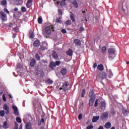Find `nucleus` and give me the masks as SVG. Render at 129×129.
Returning a JSON list of instances; mask_svg holds the SVG:
<instances>
[{"label":"nucleus","mask_w":129,"mask_h":129,"mask_svg":"<svg viewBox=\"0 0 129 129\" xmlns=\"http://www.w3.org/2000/svg\"><path fill=\"white\" fill-rule=\"evenodd\" d=\"M108 53H109V59L112 60L115 56V50L114 48H109L108 49Z\"/></svg>","instance_id":"1"},{"label":"nucleus","mask_w":129,"mask_h":129,"mask_svg":"<svg viewBox=\"0 0 129 129\" xmlns=\"http://www.w3.org/2000/svg\"><path fill=\"white\" fill-rule=\"evenodd\" d=\"M51 29L53 31H54V27L53 26L50 27H47L45 28V33L48 35H50L52 33Z\"/></svg>","instance_id":"2"},{"label":"nucleus","mask_w":129,"mask_h":129,"mask_svg":"<svg viewBox=\"0 0 129 129\" xmlns=\"http://www.w3.org/2000/svg\"><path fill=\"white\" fill-rule=\"evenodd\" d=\"M41 45H40V49L42 51L47 49L48 43L46 42H42Z\"/></svg>","instance_id":"3"},{"label":"nucleus","mask_w":129,"mask_h":129,"mask_svg":"<svg viewBox=\"0 0 129 129\" xmlns=\"http://www.w3.org/2000/svg\"><path fill=\"white\" fill-rule=\"evenodd\" d=\"M70 85L69 83L66 82L63 83L61 87L60 88V90L63 89L64 91H66L68 89V86Z\"/></svg>","instance_id":"4"},{"label":"nucleus","mask_w":129,"mask_h":129,"mask_svg":"<svg viewBox=\"0 0 129 129\" xmlns=\"http://www.w3.org/2000/svg\"><path fill=\"white\" fill-rule=\"evenodd\" d=\"M1 14L2 15V20L3 22H6L7 20V17L6 14L4 12H1Z\"/></svg>","instance_id":"5"},{"label":"nucleus","mask_w":129,"mask_h":129,"mask_svg":"<svg viewBox=\"0 0 129 129\" xmlns=\"http://www.w3.org/2000/svg\"><path fill=\"white\" fill-rule=\"evenodd\" d=\"M106 78V75L105 73L101 72L99 74V79L103 80V79H105Z\"/></svg>","instance_id":"6"},{"label":"nucleus","mask_w":129,"mask_h":129,"mask_svg":"<svg viewBox=\"0 0 129 129\" xmlns=\"http://www.w3.org/2000/svg\"><path fill=\"white\" fill-rule=\"evenodd\" d=\"M12 108H13V110H14V114L16 116H19V113L18 107L16 105H14L12 106Z\"/></svg>","instance_id":"7"},{"label":"nucleus","mask_w":129,"mask_h":129,"mask_svg":"<svg viewBox=\"0 0 129 129\" xmlns=\"http://www.w3.org/2000/svg\"><path fill=\"white\" fill-rule=\"evenodd\" d=\"M108 117V112H105L102 114V115L101 116V118L102 119H107Z\"/></svg>","instance_id":"8"},{"label":"nucleus","mask_w":129,"mask_h":129,"mask_svg":"<svg viewBox=\"0 0 129 129\" xmlns=\"http://www.w3.org/2000/svg\"><path fill=\"white\" fill-rule=\"evenodd\" d=\"M4 109L6 111V114H8L10 112V109H9V107L8 105H7V104H5L4 105Z\"/></svg>","instance_id":"9"},{"label":"nucleus","mask_w":129,"mask_h":129,"mask_svg":"<svg viewBox=\"0 0 129 129\" xmlns=\"http://www.w3.org/2000/svg\"><path fill=\"white\" fill-rule=\"evenodd\" d=\"M32 0H28L27 3H26V7L27 8H31L32 6Z\"/></svg>","instance_id":"10"},{"label":"nucleus","mask_w":129,"mask_h":129,"mask_svg":"<svg viewBox=\"0 0 129 129\" xmlns=\"http://www.w3.org/2000/svg\"><path fill=\"white\" fill-rule=\"evenodd\" d=\"M105 128L107 129H109L111 127V123L110 122H107L105 123Z\"/></svg>","instance_id":"11"},{"label":"nucleus","mask_w":129,"mask_h":129,"mask_svg":"<svg viewBox=\"0 0 129 129\" xmlns=\"http://www.w3.org/2000/svg\"><path fill=\"white\" fill-rule=\"evenodd\" d=\"M36 63V60L35 59H33L30 61V66L31 67H35Z\"/></svg>","instance_id":"12"},{"label":"nucleus","mask_w":129,"mask_h":129,"mask_svg":"<svg viewBox=\"0 0 129 129\" xmlns=\"http://www.w3.org/2000/svg\"><path fill=\"white\" fill-rule=\"evenodd\" d=\"M74 43L76 45H78V46H80L81 44V41L79 39H74Z\"/></svg>","instance_id":"13"},{"label":"nucleus","mask_w":129,"mask_h":129,"mask_svg":"<svg viewBox=\"0 0 129 129\" xmlns=\"http://www.w3.org/2000/svg\"><path fill=\"white\" fill-rule=\"evenodd\" d=\"M89 96L91 98H95V95L94 94V91L93 90L90 91Z\"/></svg>","instance_id":"14"},{"label":"nucleus","mask_w":129,"mask_h":129,"mask_svg":"<svg viewBox=\"0 0 129 129\" xmlns=\"http://www.w3.org/2000/svg\"><path fill=\"white\" fill-rule=\"evenodd\" d=\"M40 42L39 40H35L33 43V46L35 47H38L40 45Z\"/></svg>","instance_id":"15"},{"label":"nucleus","mask_w":129,"mask_h":129,"mask_svg":"<svg viewBox=\"0 0 129 129\" xmlns=\"http://www.w3.org/2000/svg\"><path fill=\"white\" fill-rule=\"evenodd\" d=\"M95 100V98H90V101H89L90 106H93Z\"/></svg>","instance_id":"16"},{"label":"nucleus","mask_w":129,"mask_h":129,"mask_svg":"<svg viewBox=\"0 0 129 129\" xmlns=\"http://www.w3.org/2000/svg\"><path fill=\"white\" fill-rule=\"evenodd\" d=\"M100 118L99 116H93V119H92V122H97Z\"/></svg>","instance_id":"17"},{"label":"nucleus","mask_w":129,"mask_h":129,"mask_svg":"<svg viewBox=\"0 0 129 129\" xmlns=\"http://www.w3.org/2000/svg\"><path fill=\"white\" fill-rule=\"evenodd\" d=\"M26 129H31L32 128V124L30 122H27L26 124Z\"/></svg>","instance_id":"18"},{"label":"nucleus","mask_w":129,"mask_h":129,"mask_svg":"<svg viewBox=\"0 0 129 129\" xmlns=\"http://www.w3.org/2000/svg\"><path fill=\"white\" fill-rule=\"evenodd\" d=\"M122 111L124 115L127 116V110L125 108H122Z\"/></svg>","instance_id":"19"},{"label":"nucleus","mask_w":129,"mask_h":129,"mask_svg":"<svg viewBox=\"0 0 129 129\" xmlns=\"http://www.w3.org/2000/svg\"><path fill=\"white\" fill-rule=\"evenodd\" d=\"M107 74H108V76L110 78H112L113 77V73H112L111 70H109V71H108Z\"/></svg>","instance_id":"20"},{"label":"nucleus","mask_w":129,"mask_h":129,"mask_svg":"<svg viewBox=\"0 0 129 129\" xmlns=\"http://www.w3.org/2000/svg\"><path fill=\"white\" fill-rule=\"evenodd\" d=\"M3 126L4 128H9V125H8V122L7 121H5L3 124Z\"/></svg>","instance_id":"21"},{"label":"nucleus","mask_w":129,"mask_h":129,"mask_svg":"<svg viewBox=\"0 0 129 129\" xmlns=\"http://www.w3.org/2000/svg\"><path fill=\"white\" fill-rule=\"evenodd\" d=\"M98 69L100 71H103L104 70V66L103 64H99L98 66Z\"/></svg>","instance_id":"22"},{"label":"nucleus","mask_w":129,"mask_h":129,"mask_svg":"<svg viewBox=\"0 0 129 129\" xmlns=\"http://www.w3.org/2000/svg\"><path fill=\"white\" fill-rule=\"evenodd\" d=\"M101 107H102V109H103V110L105 109L106 103L104 102H101Z\"/></svg>","instance_id":"23"},{"label":"nucleus","mask_w":129,"mask_h":129,"mask_svg":"<svg viewBox=\"0 0 129 129\" xmlns=\"http://www.w3.org/2000/svg\"><path fill=\"white\" fill-rule=\"evenodd\" d=\"M52 56L55 59H57L58 58V55H57L56 52L55 51H54L52 54Z\"/></svg>","instance_id":"24"},{"label":"nucleus","mask_w":129,"mask_h":129,"mask_svg":"<svg viewBox=\"0 0 129 129\" xmlns=\"http://www.w3.org/2000/svg\"><path fill=\"white\" fill-rule=\"evenodd\" d=\"M61 73L62 75H65V74L67 73V70L65 68L61 69Z\"/></svg>","instance_id":"25"},{"label":"nucleus","mask_w":129,"mask_h":129,"mask_svg":"<svg viewBox=\"0 0 129 129\" xmlns=\"http://www.w3.org/2000/svg\"><path fill=\"white\" fill-rule=\"evenodd\" d=\"M72 3L73 4V5H74L76 8H78V4L76 1H74L72 2Z\"/></svg>","instance_id":"26"},{"label":"nucleus","mask_w":129,"mask_h":129,"mask_svg":"<svg viewBox=\"0 0 129 129\" xmlns=\"http://www.w3.org/2000/svg\"><path fill=\"white\" fill-rule=\"evenodd\" d=\"M70 18L71 20L73 22H76V20L75 19V16L73 14H71L70 16Z\"/></svg>","instance_id":"27"},{"label":"nucleus","mask_w":129,"mask_h":129,"mask_svg":"<svg viewBox=\"0 0 129 129\" xmlns=\"http://www.w3.org/2000/svg\"><path fill=\"white\" fill-rule=\"evenodd\" d=\"M67 53L68 55L72 56L73 55V51L71 49H69V50L67 52Z\"/></svg>","instance_id":"28"},{"label":"nucleus","mask_w":129,"mask_h":129,"mask_svg":"<svg viewBox=\"0 0 129 129\" xmlns=\"http://www.w3.org/2000/svg\"><path fill=\"white\" fill-rule=\"evenodd\" d=\"M1 5H2V6H4V7H5V6L6 5H7V2L6 0H3L1 2Z\"/></svg>","instance_id":"29"},{"label":"nucleus","mask_w":129,"mask_h":129,"mask_svg":"<svg viewBox=\"0 0 129 129\" xmlns=\"http://www.w3.org/2000/svg\"><path fill=\"white\" fill-rule=\"evenodd\" d=\"M21 10L22 13H25L27 11V9L25 7H22L21 8Z\"/></svg>","instance_id":"30"},{"label":"nucleus","mask_w":129,"mask_h":129,"mask_svg":"<svg viewBox=\"0 0 129 129\" xmlns=\"http://www.w3.org/2000/svg\"><path fill=\"white\" fill-rule=\"evenodd\" d=\"M49 67L50 68H53V67H56V63L55 62H51L50 64Z\"/></svg>","instance_id":"31"},{"label":"nucleus","mask_w":129,"mask_h":129,"mask_svg":"<svg viewBox=\"0 0 129 129\" xmlns=\"http://www.w3.org/2000/svg\"><path fill=\"white\" fill-rule=\"evenodd\" d=\"M38 23L40 24H42L43 20H42V18L39 17V18H38Z\"/></svg>","instance_id":"32"},{"label":"nucleus","mask_w":129,"mask_h":129,"mask_svg":"<svg viewBox=\"0 0 129 129\" xmlns=\"http://www.w3.org/2000/svg\"><path fill=\"white\" fill-rule=\"evenodd\" d=\"M16 121H17V122L18 123H21L22 122V119L20 118V117H17L16 118Z\"/></svg>","instance_id":"33"},{"label":"nucleus","mask_w":129,"mask_h":129,"mask_svg":"<svg viewBox=\"0 0 129 129\" xmlns=\"http://www.w3.org/2000/svg\"><path fill=\"white\" fill-rule=\"evenodd\" d=\"M0 116L4 117L5 116V111L2 110L0 111Z\"/></svg>","instance_id":"34"},{"label":"nucleus","mask_w":129,"mask_h":129,"mask_svg":"<svg viewBox=\"0 0 129 129\" xmlns=\"http://www.w3.org/2000/svg\"><path fill=\"white\" fill-rule=\"evenodd\" d=\"M71 24V20H67L66 22V25H70Z\"/></svg>","instance_id":"35"},{"label":"nucleus","mask_w":129,"mask_h":129,"mask_svg":"<svg viewBox=\"0 0 129 129\" xmlns=\"http://www.w3.org/2000/svg\"><path fill=\"white\" fill-rule=\"evenodd\" d=\"M35 57L37 59V60H40V57L38 54H35Z\"/></svg>","instance_id":"36"},{"label":"nucleus","mask_w":129,"mask_h":129,"mask_svg":"<svg viewBox=\"0 0 129 129\" xmlns=\"http://www.w3.org/2000/svg\"><path fill=\"white\" fill-rule=\"evenodd\" d=\"M106 50V46H103V47H102V52L103 53H104L105 52Z\"/></svg>","instance_id":"37"},{"label":"nucleus","mask_w":129,"mask_h":129,"mask_svg":"<svg viewBox=\"0 0 129 129\" xmlns=\"http://www.w3.org/2000/svg\"><path fill=\"white\" fill-rule=\"evenodd\" d=\"M55 63L56 64V66H60V64L61 63V61H55Z\"/></svg>","instance_id":"38"},{"label":"nucleus","mask_w":129,"mask_h":129,"mask_svg":"<svg viewBox=\"0 0 129 129\" xmlns=\"http://www.w3.org/2000/svg\"><path fill=\"white\" fill-rule=\"evenodd\" d=\"M47 83L49 84H52V83H53L52 80H50V79H48V80H47Z\"/></svg>","instance_id":"39"},{"label":"nucleus","mask_w":129,"mask_h":129,"mask_svg":"<svg viewBox=\"0 0 129 129\" xmlns=\"http://www.w3.org/2000/svg\"><path fill=\"white\" fill-rule=\"evenodd\" d=\"M13 31H14V32H18L19 31L18 27H16L13 28Z\"/></svg>","instance_id":"40"},{"label":"nucleus","mask_w":129,"mask_h":129,"mask_svg":"<svg viewBox=\"0 0 129 129\" xmlns=\"http://www.w3.org/2000/svg\"><path fill=\"white\" fill-rule=\"evenodd\" d=\"M85 93H86L85 90L83 89V91H82V97H84V95L85 94Z\"/></svg>","instance_id":"41"},{"label":"nucleus","mask_w":129,"mask_h":129,"mask_svg":"<svg viewBox=\"0 0 129 129\" xmlns=\"http://www.w3.org/2000/svg\"><path fill=\"white\" fill-rule=\"evenodd\" d=\"M3 100L5 102L7 101V99H6V96H5V94H4L3 95Z\"/></svg>","instance_id":"42"},{"label":"nucleus","mask_w":129,"mask_h":129,"mask_svg":"<svg viewBox=\"0 0 129 129\" xmlns=\"http://www.w3.org/2000/svg\"><path fill=\"white\" fill-rule=\"evenodd\" d=\"M110 113H111V114L114 115V114H115L116 112L113 109H111V111H110Z\"/></svg>","instance_id":"43"},{"label":"nucleus","mask_w":129,"mask_h":129,"mask_svg":"<svg viewBox=\"0 0 129 129\" xmlns=\"http://www.w3.org/2000/svg\"><path fill=\"white\" fill-rule=\"evenodd\" d=\"M94 127L93 125H89L87 127V129H93Z\"/></svg>","instance_id":"44"},{"label":"nucleus","mask_w":129,"mask_h":129,"mask_svg":"<svg viewBox=\"0 0 129 129\" xmlns=\"http://www.w3.org/2000/svg\"><path fill=\"white\" fill-rule=\"evenodd\" d=\"M14 129H18V123L15 122V126H14Z\"/></svg>","instance_id":"45"},{"label":"nucleus","mask_w":129,"mask_h":129,"mask_svg":"<svg viewBox=\"0 0 129 129\" xmlns=\"http://www.w3.org/2000/svg\"><path fill=\"white\" fill-rule=\"evenodd\" d=\"M82 117H83V115L82 114H80L79 116H78V119L79 120H81V119L82 118Z\"/></svg>","instance_id":"46"},{"label":"nucleus","mask_w":129,"mask_h":129,"mask_svg":"<svg viewBox=\"0 0 129 129\" xmlns=\"http://www.w3.org/2000/svg\"><path fill=\"white\" fill-rule=\"evenodd\" d=\"M4 11L7 13L8 14H10V12L8 11V10L7 8H5Z\"/></svg>","instance_id":"47"},{"label":"nucleus","mask_w":129,"mask_h":129,"mask_svg":"<svg viewBox=\"0 0 129 129\" xmlns=\"http://www.w3.org/2000/svg\"><path fill=\"white\" fill-rule=\"evenodd\" d=\"M34 37V34L33 33H31L30 35V38H33Z\"/></svg>","instance_id":"48"},{"label":"nucleus","mask_w":129,"mask_h":129,"mask_svg":"<svg viewBox=\"0 0 129 129\" xmlns=\"http://www.w3.org/2000/svg\"><path fill=\"white\" fill-rule=\"evenodd\" d=\"M98 99H97V100L95 101V107H97V106H98Z\"/></svg>","instance_id":"49"},{"label":"nucleus","mask_w":129,"mask_h":129,"mask_svg":"<svg viewBox=\"0 0 129 129\" xmlns=\"http://www.w3.org/2000/svg\"><path fill=\"white\" fill-rule=\"evenodd\" d=\"M61 32L63 33V34H66L67 33V31L65 29H62L61 30Z\"/></svg>","instance_id":"50"},{"label":"nucleus","mask_w":129,"mask_h":129,"mask_svg":"<svg viewBox=\"0 0 129 129\" xmlns=\"http://www.w3.org/2000/svg\"><path fill=\"white\" fill-rule=\"evenodd\" d=\"M56 23L61 24L62 23V21L60 20L59 19H57L56 20Z\"/></svg>","instance_id":"51"},{"label":"nucleus","mask_w":129,"mask_h":129,"mask_svg":"<svg viewBox=\"0 0 129 129\" xmlns=\"http://www.w3.org/2000/svg\"><path fill=\"white\" fill-rule=\"evenodd\" d=\"M65 2H66V0H64L63 1H62L60 3V5L61 6H64V5H65Z\"/></svg>","instance_id":"52"},{"label":"nucleus","mask_w":129,"mask_h":129,"mask_svg":"<svg viewBox=\"0 0 129 129\" xmlns=\"http://www.w3.org/2000/svg\"><path fill=\"white\" fill-rule=\"evenodd\" d=\"M84 30V28L82 27H81L80 28L79 31L82 32V31H83Z\"/></svg>","instance_id":"53"},{"label":"nucleus","mask_w":129,"mask_h":129,"mask_svg":"<svg viewBox=\"0 0 129 129\" xmlns=\"http://www.w3.org/2000/svg\"><path fill=\"white\" fill-rule=\"evenodd\" d=\"M45 121V119L44 118H42L41 119V123H44Z\"/></svg>","instance_id":"54"},{"label":"nucleus","mask_w":129,"mask_h":129,"mask_svg":"<svg viewBox=\"0 0 129 129\" xmlns=\"http://www.w3.org/2000/svg\"><path fill=\"white\" fill-rule=\"evenodd\" d=\"M9 27H13V23H10L9 24Z\"/></svg>","instance_id":"55"},{"label":"nucleus","mask_w":129,"mask_h":129,"mask_svg":"<svg viewBox=\"0 0 129 129\" xmlns=\"http://www.w3.org/2000/svg\"><path fill=\"white\" fill-rule=\"evenodd\" d=\"M58 13L60 15H62V11H61V10H58Z\"/></svg>","instance_id":"56"},{"label":"nucleus","mask_w":129,"mask_h":129,"mask_svg":"<svg viewBox=\"0 0 129 129\" xmlns=\"http://www.w3.org/2000/svg\"><path fill=\"white\" fill-rule=\"evenodd\" d=\"M98 129H104V127L103 126H100L98 128Z\"/></svg>","instance_id":"57"},{"label":"nucleus","mask_w":129,"mask_h":129,"mask_svg":"<svg viewBox=\"0 0 129 129\" xmlns=\"http://www.w3.org/2000/svg\"><path fill=\"white\" fill-rule=\"evenodd\" d=\"M18 66L20 68H22V66L20 63L18 64Z\"/></svg>","instance_id":"58"},{"label":"nucleus","mask_w":129,"mask_h":129,"mask_svg":"<svg viewBox=\"0 0 129 129\" xmlns=\"http://www.w3.org/2000/svg\"><path fill=\"white\" fill-rule=\"evenodd\" d=\"M18 11V9L17 8H14V11L17 12Z\"/></svg>","instance_id":"59"},{"label":"nucleus","mask_w":129,"mask_h":129,"mask_svg":"<svg viewBox=\"0 0 129 129\" xmlns=\"http://www.w3.org/2000/svg\"><path fill=\"white\" fill-rule=\"evenodd\" d=\"M97 63H94V66H93V68L95 69L96 67H97Z\"/></svg>","instance_id":"60"},{"label":"nucleus","mask_w":129,"mask_h":129,"mask_svg":"<svg viewBox=\"0 0 129 129\" xmlns=\"http://www.w3.org/2000/svg\"><path fill=\"white\" fill-rule=\"evenodd\" d=\"M9 97L10 98H13V96H12V95L11 94H9Z\"/></svg>","instance_id":"61"},{"label":"nucleus","mask_w":129,"mask_h":129,"mask_svg":"<svg viewBox=\"0 0 129 129\" xmlns=\"http://www.w3.org/2000/svg\"><path fill=\"white\" fill-rule=\"evenodd\" d=\"M16 34H13V38H16Z\"/></svg>","instance_id":"62"},{"label":"nucleus","mask_w":129,"mask_h":129,"mask_svg":"<svg viewBox=\"0 0 129 129\" xmlns=\"http://www.w3.org/2000/svg\"><path fill=\"white\" fill-rule=\"evenodd\" d=\"M22 127H23V124H20V128L22 129Z\"/></svg>","instance_id":"63"},{"label":"nucleus","mask_w":129,"mask_h":129,"mask_svg":"<svg viewBox=\"0 0 129 129\" xmlns=\"http://www.w3.org/2000/svg\"><path fill=\"white\" fill-rule=\"evenodd\" d=\"M110 129H115L114 126H112Z\"/></svg>","instance_id":"64"}]
</instances>
